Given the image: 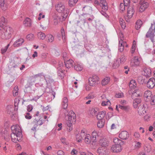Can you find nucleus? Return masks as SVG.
<instances>
[{
  "label": "nucleus",
  "instance_id": "obj_1",
  "mask_svg": "<svg viewBox=\"0 0 155 155\" xmlns=\"http://www.w3.org/2000/svg\"><path fill=\"white\" fill-rule=\"evenodd\" d=\"M75 115L72 110L67 112L65 114V123L67 130L68 132L73 129L72 125L75 120Z\"/></svg>",
  "mask_w": 155,
  "mask_h": 155
},
{
  "label": "nucleus",
  "instance_id": "obj_2",
  "mask_svg": "<svg viewBox=\"0 0 155 155\" xmlns=\"http://www.w3.org/2000/svg\"><path fill=\"white\" fill-rule=\"evenodd\" d=\"M55 9L57 12L61 14V18L58 17L57 19H59L60 21L65 20L68 16L69 10L65 8L64 5L61 3L57 4L55 6Z\"/></svg>",
  "mask_w": 155,
  "mask_h": 155
},
{
  "label": "nucleus",
  "instance_id": "obj_3",
  "mask_svg": "<svg viewBox=\"0 0 155 155\" xmlns=\"http://www.w3.org/2000/svg\"><path fill=\"white\" fill-rule=\"evenodd\" d=\"M3 24H2L0 27V30L2 31L1 38L3 39H8L11 37L13 34V29L8 26L4 27H3Z\"/></svg>",
  "mask_w": 155,
  "mask_h": 155
},
{
  "label": "nucleus",
  "instance_id": "obj_4",
  "mask_svg": "<svg viewBox=\"0 0 155 155\" xmlns=\"http://www.w3.org/2000/svg\"><path fill=\"white\" fill-rule=\"evenodd\" d=\"M155 22L154 21L151 23V26L148 31L146 34V37L147 38H149L152 42L154 41V37L155 35L154 33L155 32L154 25Z\"/></svg>",
  "mask_w": 155,
  "mask_h": 155
},
{
  "label": "nucleus",
  "instance_id": "obj_5",
  "mask_svg": "<svg viewBox=\"0 0 155 155\" xmlns=\"http://www.w3.org/2000/svg\"><path fill=\"white\" fill-rule=\"evenodd\" d=\"M11 128L12 130V134H14L22 136L21 129L19 125H16L13 126Z\"/></svg>",
  "mask_w": 155,
  "mask_h": 155
},
{
  "label": "nucleus",
  "instance_id": "obj_6",
  "mask_svg": "<svg viewBox=\"0 0 155 155\" xmlns=\"http://www.w3.org/2000/svg\"><path fill=\"white\" fill-rule=\"evenodd\" d=\"M99 80V77L95 75L93 76L92 77L89 78V83L91 86H93L96 84H98Z\"/></svg>",
  "mask_w": 155,
  "mask_h": 155
},
{
  "label": "nucleus",
  "instance_id": "obj_7",
  "mask_svg": "<svg viewBox=\"0 0 155 155\" xmlns=\"http://www.w3.org/2000/svg\"><path fill=\"white\" fill-rule=\"evenodd\" d=\"M100 3L103 10L101 11V13L103 15L105 16L106 14L105 13V12L108 9L107 3L105 0L101 1H100Z\"/></svg>",
  "mask_w": 155,
  "mask_h": 155
},
{
  "label": "nucleus",
  "instance_id": "obj_8",
  "mask_svg": "<svg viewBox=\"0 0 155 155\" xmlns=\"http://www.w3.org/2000/svg\"><path fill=\"white\" fill-rule=\"evenodd\" d=\"M140 5L139 11L141 12H143L148 6V3L142 0L140 1Z\"/></svg>",
  "mask_w": 155,
  "mask_h": 155
},
{
  "label": "nucleus",
  "instance_id": "obj_9",
  "mask_svg": "<svg viewBox=\"0 0 155 155\" xmlns=\"http://www.w3.org/2000/svg\"><path fill=\"white\" fill-rule=\"evenodd\" d=\"M109 142L105 138H102L99 141V146L107 148L108 146Z\"/></svg>",
  "mask_w": 155,
  "mask_h": 155
},
{
  "label": "nucleus",
  "instance_id": "obj_10",
  "mask_svg": "<svg viewBox=\"0 0 155 155\" xmlns=\"http://www.w3.org/2000/svg\"><path fill=\"white\" fill-rule=\"evenodd\" d=\"M43 124V122L42 120L39 119L37 121L36 119H35L32 122V124L33 125V127L31 130H35L38 126H40Z\"/></svg>",
  "mask_w": 155,
  "mask_h": 155
},
{
  "label": "nucleus",
  "instance_id": "obj_11",
  "mask_svg": "<svg viewBox=\"0 0 155 155\" xmlns=\"http://www.w3.org/2000/svg\"><path fill=\"white\" fill-rule=\"evenodd\" d=\"M85 134L84 137V142L87 144H91L92 138L91 135L87 134L86 130L85 129Z\"/></svg>",
  "mask_w": 155,
  "mask_h": 155
},
{
  "label": "nucleus",
  "instance_id": "obj_12",
  "mask_svg": "<svg viewBox=\"0 0 155 155\" xmlns=\"http://www.w3.org/2000/svg\"><path fill=\"white\" fill-rule=\"evenodd\" d=\"M122 150V147L120 144L114 145L111 148V151L114 153H118L120 152Z\"/></svg>",
  "mask_w": 155,
  "mask_h": 155
},
{
  "label": "nucleus",
  "instance_id": "obj_13",
  "mask_svg": "<svg viewBox=\"0 0 155 155\" xmlns=\"http://www.w3.org/2000/svg\"><path fill=\"white\" fill-rule=\"evenodd\" d=\"M141 59L137 56H135L131 62V64L132 66H139Z\"/></svg>",
  "mask_w": 155,
  "mask_h": 155
},
{
  "label": "nucleus",
  "instance_id": "obj_14",
  "mask_svg": "<svg viewBox=\"0 0 155 155\" xmlns=\"http://www.w3.org/2000/svg\"><path fill=\"white\" fill-rule=\"evenodd\" d=\"M85 129L82 130L81 132L76 135V140L78 142H81L82 138L84 137Z\"/></svg>",
  "mask_w": 155,
  "mask_h": 155
},
{
  "label": "nucleus",
  "instance_id": "obj_15",
  "mask_svg": "<svg viewBox=\"0 0 155 155\" xmlns=\"http://www.w3.org/2000/svg\"><path fill=\"white\" fill-rule=\"evenodd\" d=\"M107 150V148L99 146L97 150V152L99 155H106Z\"/></svg>",
  "mask_w": 155,
  "mask_h": 155
},
{
  "label": "nucleus",
  "instance_id": "obj_16",
  "mask_svg": "<svg viewBox=\"0 0 155 155\" xmlns=\"http://www.w3.org/2000/svg\"><path fill=\"white\" fill-rule=\"evenodd\" d=\"M97 135L98 133L97 131L94 130L92 133L91 136L92 138L91 145L92 146V147H93L95 145V144L97 142Z\"/></svg>",
  "mask_w": 155,
  "mask_h": 155
},
{
  "label": "nucleus",
  "instance_id": "obj_17",
  "mask_svg": "<svg viewBox=\"0 0 155 155\" xmlns=\"http://www.w3.org/2000/svg\"><path fill=\"white\" fill-rule=\"evenodd\" d=\"M134 12V10L133 6H129L127 10V15L129 18H131Z\"/></svg>",
  "mask_w": 155,
  "mask_h": 155
},
{
  "label": "nucleus",
  "instance_id": "obj_18",
  "mask_svg": "<svg viewBox=\"0 0 155 155\" xmlns=\"http://www.w3.org/2000/svg\"><path fill=\"white\" fill-rule=\"evenodd\" d=\"M127 47L128 45L125 41H123V40H120L119 41V51L121 52H122L124 50V47Z\"/></svg>",
  "mask_w": 155,
  "mask_h": 155
},
{
  "label": "nucleus",
  "instance_id": "obj_19",
  "mask_svg": "<svg viewBox=\"0 0 155 155\" xmlns=\"http://www.w3.org/2000/svg\"><path fill=\"white\" fill-rule=\"evenodd\" d=\"M11 137L12 141L14 142L17 143L21 140L22 136L12 134Z\"/></svg>",
  "mask_w": 155,
  "mask_h": 155
},
{
  "label": "nucleus",
  "instance_id": "obj_20",
  "mask_svg": "<svg viewBox=\"0 0 155 155\" xmlns=\"http://www.w3.org/2000/svg\"><path fill=\"white\" fill-rule=\"evenodd\" d=\"M155 86V79L154 78H150L147 83V86L149 88H152Z\"/></svg>",
  "mask_w": 155,
  "mask_h": 155
},
{
  "label": "nucleus",
  "instance_id": "obj_21",
  "mask_svg": "<svg viewBox=\"0 0 155 155\" xmlns=\"http://www.w3.org/2000/svg\"><path fill=\"white\" fill-rule=\"evenodd\" d=\"M152 96V92L149 91H147L144 92V97L147 101H150Z\"/></svg>",
  "mask_w": 155,
  "mask_h": 155
},
{
  "label": "nucleus",
  "instance_id": "obj_22",
  "mask_svg": "<svg viewBox=\"0 0 155 155\" xmlns=\"http://www.w3.org/2000/svg\"><path fill=\"white\" fill-rule=\"evenodd\" d=\"M119 137L122 140H127L129 137V134L127 131H122L120 134Z\"/></svg>",
  "mask_w": 155,
  "mask_h": 155
},
{
  "label": "nucleus",
  "instance_id": "obj_23",
  "mask_svg": "<svg viewBox=\"0 0 155 155\" xmlns=\"http://www.w3.org/2000/svg\"><path fill=\"white\" fill-rule=\"evenodd\" d=\"M138 113L140 115H143L146 113L145 108L143 105H140L138 107Z\"/></svg>",
  "mask_w": 155,
  "mask_h": 155
},
{
  "label": "nucleus",
  "instance_id": "obj_24",
  "mask_svg": "<svg viewBox=\"0 0 155 155\" xmlns=\"http://www.w3.org/2000/svg\"><path fill=\"white\" fill-rule=\"evenodd\" d=\"M23 24L25 26L30 27L32 25L31 20L29 18H26L24 21Z\"/></svg>",
  "mask_w": 155,
  "mask_h": 155
},
{
  "label": "nucleus",
  "instance_id": "obj_25",
  "mask_svg": "<svg viewBox=\"0 0 155 155\" xmlns=\"http://www.w3.org/2000/svg\"><path fill=\"white\" fill-rule=\"evenodd\" d=\"M143 74L147 77H149L151 76V71L150 68H146L144 69Z\"/></svg>",
  "mask_w": 155,
  "mask_h": 155
},
{
  "label": "nucleus",
  "instance_id": "obj_26",
  "mask_svg": "<svg viewBox=\"0 0 155 155\" xmlns=\"http://www.w3.org/2000/svg\"><path fill=\"white\" fill-rule=\"evenodd\" d=\"M106 114V112L104 111L99 112L97 116V119L98 120H103V119L105 117Z\"/></svg>",
  "mask_w": 155,
  "mask_h": 155
},
{
  "label": "nucleus",
  "instance_id": "obj_27",
  "mask_svg": "<svg viewBox=\"0 0 155 155\" xmlns=\"http://www.w3.org/2000/svg\"><path fill=\"white\" fill-rule=\"evenodd\" d=\"M24 40L23 38H19L14 42L13 45L14 47H18L24 43Z\"/></svg>",
  "mask_w": 155,
  "mask_h": 155
},
{
  "label": "nucleus",
  "instance_id": "obj_28",
  "mask_svg": "<svg viewBox=\"0 0 155 155\" xmlns=\"http://www.w3.org/2000/svg\"><path fill=\"white\" fill-rule=\"evenodd\" d=\"M73 61L71 59H69L64 62L65 66L68 68L72 67L73 64Z\"/></svg>",
  "mask_w": 155,
  "mask_h": 155
},
{
  "label": "nucleus",
  "instance_id": "obj_29",
  "mask_svg": "<svg viewBox=\"0 0 155 155\" xmlns=\"http://www.w3.org/2000/svg\"><path fill=\"white\" fill-rule=\"evenodd\" d=\"M110 78L109 77H106L101 81V84L103 86H105L107 84L110 82Z\"/></svg>",
  "mask_w": 155,
  "mask_h": 155
},
{
  "label": "nucleus",
  "instance_id": "obj_30",
  "mask_svg": "<svg viewBox=\"0 0 155 155\" xmlns=\"http://www.w3.org/2000/svg\"><path fill=\"white\" fill-rule=\"evenodd\" d=\"M141 100L139 98L135 99L134 100L133 102V106L134 108L137 107L138 104L141 102Z\"/></svg>",
  "mask_w": 155,
  "mask_h": 155
},
{
  "label": "nucleus",
  "instance_id": "obj_31",
  "mask_svg": "<svg viewBox=\"0 0 155 155\" xmlns=\"http://www.w3.org/2000/svg\"><path fill=\"white\" fill-rule=\"evenodd\" d=\"M3 150L5 153H8L10 151V146L5 143V145L3 147Z\"/></svg>",
  "mask_w": 155,
  "mask_h": 155
},
{
  "label": "nucleus",
  "instance_id": "obj_32",
  "mask_svg": "<svg viewBox=\"0 0 155 155\" xmlns=\"http://www.w3.org/2000/svg\"><path fill=\"white\" fill-rule=\"evenodd\" d=\"M129 87L131 89H134L137 86L136 81L135 80H132L129 84Z\"/></svg>",
  "mask_w": 155,
  "mask_h": 155
},
{
  "label": "nucleus",
  "instance_id": "obj_33",
  "mask_svg": "<svg viewBox=\"0 0 155 155\" xmlns=\"http://www.w3.org/2000/svg\"><path fill=\"white\" fill-rule=\"evenodd\" d=\"M46 39L48 42H52L54 40V37L52 35L49 34L47 35Z\"/></svg>",
  "mask_w": 155,
  "mask_h": 155
},
{
  "label": "nucleus",
  "instance_id": "obj_34",
  "mask_svg": "<svg viewBox=\"0 0 155 155\" xmlns=\"http://www.w3.org/2000/svg\"><path fill=\"white\" fill-rule=\"evenodd\" d=\"M113 141L115 143V145H117V144H120V145L123 144V141L120 140L117 138H114L113 139Z\"/></svg>",
  "mask_w": 155,
  "mask_h": 155
},
{
  "label": "nucleus",
  "instance_id": "obj_35",
  "mask_svg": "<svg viewBox=\"0 0 155 155\" xmlns=\"http://www.w3.org/2000/svg\"><path fill=\"white\" fill-rule=\"evenodd\" d=\"M144 150L147 152H150L152 150L151 146L149 144H146L144 146Z\"/></svg>",
  "mask_w": 155,
  "mask_h": 155
},
{
  "label": "nucleus",
  "instance_id": "obj_36",
  "mask_svg": "<svg viewBox=\"0 0 155 155\" xmlns=\"http://www.w3.org/2000/svg\"><path fill=\"white\" fill-rule=\"evenodd\" d=\"M141 146L142 143L141 142L137 141L135 142L134 148L135 150H139L141 147Z\"/></svg>",
  "mask_w": 155,
  "mask_h": 155
},
{
  "label": "nucleus",
  "instance_id": "obj_37",
  "mask_svg": "<svg viewBox=\"0 0 155 155\" xmlns=\"http://www.w3.org/2000/svg\"><path fill=\"white\" fill-rule=\"evenodd\" d=\"M37 36L38 38L42 40L44 39L46 37L45 34L42 32H38L37 34Z\"/></svg>",
  "mask_w": 155,
  "mask_h": 155
},
{
  "label": "nucleus",
  "instance_id": "obj_38",
  "mask_svg": "<svg viewBox=\"0 0 155 155\" xmlns=\"http://www.w3.org/2000/svg\"><path fill=\"white\" fill-rule=\"evenodd\" d=\"M142 21L140 20H138L136 22L135 28L137 30H138L141 27L142 25Z\"/></svg>",
  "mask_w": 155,
  "mask_h": 155
},
{
  "label": "nucleus",
  "instance_id": "obj_39",
  "mask_svg": "<svg viewBox=\"0 0 155 155\" xmlns=\"http://www.w3.org/2000/svg\"><path fill=\"white\" fill-rule=\"evenodd\" d=\"M120 60L119 59H117L114 61L112 66V67L114 68H116L119 67L120 65Z\"/></svg>",
  "mask_w": 155,
  "mask_h": 155
},
{
  "label": "nucleus",
  "instance_id": "obj_40",
  "mask_svg": "<svg viewBox=\"0 0 155 155\" xmlns=\"http://www.w3.org/2000/svg\"><path fill=\"white\" fill-rule=\"evenodd\" d=\"M104 121L103 120H99L97 123V126L98 127L101 128L104 126Z\"/></svg>",
  "mask_w": 155,
  "mask_h": 155
},
{
  "label": "nucleus",
  "instance_id": "obj_41",
  "mask_svg": "<svg viewBox=\"0 0 155 155\" xmlns=\"http://www.w3.org/2000/svg\"><path fill=\"white\" fill-rule=\"evenodd\" d=\"M136 48V42L135 41H134L133 42L132 45L131 49V52L132 54H133Z\"/></svg>",
  "mask_w": 155,
  "mask_h": 155
},
{
  "label": "nucleus",
  "instance_id": "obj_42",
  "mask_svg": "<svg viewBox=\"0 0 155 155\" xmlns=\"http://www.w3.org/2000/svg\"><path fill=\"white\" fill-rule=\"evenodd\" d=\"M119 21L120 24L122 28L123 29H124L126 26L124 21L122 18H120Z\"/></svg>",
  "mask_w": 155,
  "mask_h": 155
},
{
  "label": "nucleus",
  "instance_id": "obj_43",
  "mask_svg": "<svg viewBox=\"0 0 155 155\" xmlns=\"http://www.w3.org/2000/svg\"><path fill=\"white\" fill-rule=\"evenodd\" d=\"M74 68V69L77 71H81L83 68L82 65L79 64L75 65Z\"/></svg>",
  "mask_w": 155,
  "mask_h": 155
},
{
  "label": "nucleus",
  "instance_id": "obj_44",
  "mask_svg": "<svg viewBox=\"0 0 155 155\" xmlns=\"http://www.w3.org/2000/svg\"><path fill=\"white\" fill-rule=\"evenodd\" d=\"M110 104L111 103L109 100L103 101L101 103V105L102 106H110Z\"/></svg>",
  "mask_w": 155,
  "mask_h": 155
},
{
  "label": "nucleus",
  "instance_id": "obj_45",
  "mask_svg": "<svg viewBox=\"0 0 155 155\" xmlns=\"http://www.w3.org/2000/svg\"><path fill=\"white\" fill-rule=\"evenodd\" d=\"M78 0H69L68 4L70 7L74 6L77 2Z\"/></svg>",
  "mask_w": 155,
  "mask_h": 155
},
{
  "label": "nucleus",
  "instance_id": "obj_46",
  "mask_svg": "<svg viewBox=\"0 0 155 155\" xmlns=\"http://www.w3.org/2000/svg\"><path fill=\"white\" fill-rule=\"evenodd\" d=\"M0 27L1 26L2 24H3L4 26L3 27H5L7 26L6 25L5 23V18L3 17H2L0 19Z\"/></svg>",
  "mask_w": 155,
  "mask_h": 155
},
{
  "label": "nucleus",
  "instance_id": "obj_47",
  "mask_svg": "<svg viewBox=\"0 0 155 155\" xmlns=\"http://www.w3.org/2000/svg\"><path fill=\"white\" fill-rule=\"evenodd\" d=\"M5 0H0V6L3 10L6 9L7 7H5Z\"/></svg>",
  "mask_w": 155,
  "mask_h": 155
},
{
  "label": "nucleus",
  "instance_id": "obj_48",
  "mask_svg": "<svg viewBox=\"0 0 155 155\" xmlns=\"http://www.w3.org/2000/svg\"><path fill=\"white\" fill-rule=\"evenodd\" d=\"M140 92L138 90H135L132 93V96L134 97H138L140 96Z\"/></svg>",
  "mask_w": 155,
  "mask_h": 155
},
{
  "label": "nucleus",
  "instance_id": "obj_49",
  "mask_svg": "<svg viewBox=\"0 0 155 155\" xmlns=\"http://www.w3.org/2000/svg\"><path fill=\"white\" fill-rule=\"evenodd\" d=\"M13 94L14 96H17L18 94V88L17 86H15L13 91Z\"/></svg>",
  "mask_w": 155,
  "mask_h": 155
},
{
  "label": "nucleus",
  "instance_id": "obj_50",
  "mask_svg": "<svg viewBox=\"0 0 155 155\" xmlns=\"http://www.w3.org/2000/svg\"><path fill=\"white\" fill-rule=\"evenodd\" d=\"M60 140L61 143L64 145H68L69 143L66 140V139L65 138L61 137L60 138Z\"/></svg>",
  "mask_w": 155,
  "mask_h": 155
},
{
  "label": "nucleus",
  "instance_id": "obj_51",
  "mask_svg": "<svg viewBox=\"0 0 155 155\" xmlns=\"http://www.w3.org/2000/svg\"><path fill=\"white\" fill-rule=\"evenodd\" d=\"M9 46V44H8L4 48H2L1 49V52L2 54H4L6 52Z\"/></svg>",
  "mask_w": 155,
  "mask_h": 155
},
{
  "label": "nucleus",
  "instance_id": "obj_52",
  "mask_svg": "<svg viewBox=\"0 0 155 155\" xmlns=\"http://www.w3.org/2000/svg\"><path fill=\"white\" fill-rule=\"evenodd\" d=\"M119 107L121 109L125 110H127L130 108L129 106H126L124 105H119Z\"/></svg>",
  "mask_w": 155,
  "mask_h": 155
},
{
  "label": "nucleus",
  "instance_id": "obj_53",
  "mask_svg": "<svg viewBox=\"0 0 155 155\" xmlns=\"http://www.w3.org/2000/svg\"><path fill=\"white\" fill-rule=\"evenodd\" d=\"M97 111V109L92 108L91 110L90 114L92 116H94L95 115Z\"/></svg>",
  "mask_w": 155,
  "mask_h": 155
},
{
  "label": "nucleus",
  "instance_id": "obj_54",
  "mask_svg": "<svg viewBox=\"0 0 155 155\" xmlns=\"http://www.w3.org/2000/svg\"><path fill=\"white\" fill-rule=\"evenodd\" d=\"M125 5L123 3H120L119 7L120 10V11L123 12L125 10Z\"/></svg>",
  "mask_w": 155,
  "mask_h": 155
},
{
  "label": "nucleus",
  "instance_id": "obj_55",
  "mask_svg": "<svg viewBox=\"0 0 155 155\" xmlns=\"http://www.w3.org/2000/svg\"><path fill=\"white\" fill-rule=\"evenodd\" d=\"M134 137L137 140H139L140 138V134L137 132H135L134 134Z\"/></svg>",
  "mask_w": 155,
  "mask_h": 155
},
{
  "label": "nucleus",
  "instance_id": "obj_56",
  "mask_svg": "<svg viewBox=\"0 0 155 155\" xmlns=\"http://www.w3.org/2000/svg\"><path fill=\"white\" fill-rule=\"evenodd\" d=\"M26 38L29 40H31L34 38V35L32 34H29L26 36Z\"/></svg>",
  "mask_w": 155,
  "mask_h": 155
},
{
  "label": "nucleus",
  "instance_id": "obj_57",
  "mask_svg": "<svg viewBox=\"0 0 155 155\" xmlns=\"http://www.w3.org/2000/svg\"><path fill=\"white\" fill-rule=\"evenodd\" d=\"M150 101L152 105H155V95L153 96Z\"/></svg>",
  "mask_w": 155,
  "mask_h": 155
},
{
  "label": "nucleus",
  "instance_id": "obj_58",
  "mask_svg": "<svg viewBox=\"0 0 155 155\" xmlns=\"http://www.w3.org/2000/svg\"><path fill=\"white\" fill-rule=\"evenodd\" d=\"M95 97L94 95L89 94L87 96L85 97V99L87 100L88 99H92L94 98Z\"/></svg>",
  "mask_w": 155,
  "mask_h": 155
},
{
  "label": "nucleus",
  "instance_id": "obj_59",
  "mask_svg": "<svg viewBox=\"0 0 155 155\" xmlns=\"http://www.w3.org/2000/svg\"><path fill=\"white\" fill-rule=\"evenodd\" d=\"M115 96L117 98H120L123 97L124 96V95L122 93L119 92L117 93L115 95Z\"/></svg>",
  "mask_w": 155,
  "mask_h": 155
},
{
  "label": "nucleus",
  "instance_id": "obj_60",
  "mask_svg": "<svg viewBox=\"0 0 155 155\" xmlns=\"http://www.w3.org/2000/svg\"><path fill=\"white\" fill-rule=\"evenodd\" d=\"M91 8L90 7L88 6H86L83 8V10L85 12H88L89 10H91Z\"/></svg>",
  "mask_w": 155,
  "mask_h": 155
},
{
  "label": "nucleus",
  "instance_id": "obj_61",
  "mask_svg": "<svg viewBox=\"0 0 155 155\" xmlns=\"http://www.w3.org/2000/svg\"><path fill=\"white\" fill-rule=\"evenodd\" d=\"M58 76L61 77H63L64 75V71L62 70H59L58 71Z\"/></svg>",
  "mask_w": 155,
  "mask_h": 155
},
{
  "label": "nucleus",
  "instance_id": "obj_62",
  "mask_svg": "<svg viewBox=\"0 0 155 155\" xmlns=\"http://www.w3.org/2000/svg\"><path fill=\"white\" fill-rule=\"evenodd\" d=\"M45 17V15L43 14L42 13H40L39 14L38 20H40L42 18H44Z\"/></svg>",
  "mask_w": 155,
  "mask_h": 155
},
{
  "label": "nucleus",
  "instance_id": "obj_63",
  "mask_svg": "<svg viewBox=\"0 0 155 155\" xmlns=\"http://www.w3.org/2000/svg\"><path fill=\"white\" fill-rule=\"evenodd\" d=\"M113 114L111 112L108 113L106 117L107 119H109L112 117L113 116Z\"/></svg>",
  "mask_w": 155,
  "mask_h": 155
},
{
  "label": "nucleus",
  "instance_id": "obj_64",
  "mask_svg": "<svg viewBox=\"0 0 155 155\" xmlns=\"http://www.w3.org/2000/svg\"><path fill=\"white\" fill-rule=\"evenodd\" d=\"M78 153V151L75 149H73L71 152V154L72 155H76Z\"/></svg>",
  "mask_w": 155,
  "mask_h": 155
}]
</instances>
